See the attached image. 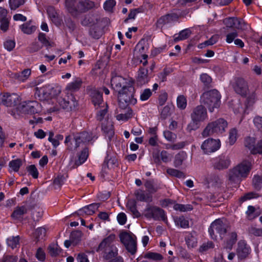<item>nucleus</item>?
I'll list each match as a JSON object with an SVG mask.
<instances>
[{
  "label": "nucleus",
  "instance_id": "nucleus-1",
  "mask_svg": "<svg viewBox=\"0 0 262 262\" xmlns=\"http://www.w3.org/2000/svg\"><path fill=\"white\" fill-rule=\"evenodd\" d=\"M252 167V161L244 160L228 172V179L231 183H238L242 178H246Z\"/></svg>",
  "mask_w": 262,
  "mask_h": 262
},
{
  "label": "nucleus",
  "instance_id": "nucleus-2",
  "mask_svg": "<svg viewBox=\"0 0 262 262\" xmlns=\"http://www.w3.org/2000/svg\"><path fill=\"white\" fill-rule=\"evenodd\" d=\"M228 126L227 122L222 118L218 119L208 124L202 133L204 137L211 135H222Z\"/></svg>",
  "mask_w": 262,
  "mask_h": 262
},
{
  "label": "nucleus",
  "instance_id": "nucleus-3",
  "mask_svg": "<svg viewBox=\"0 0 262 262\" xmlns=\"http://www.w3.org/2000/svg\"><path fill=\"white\" fill-rule=\"evenodd\" d=\"M207 118V112L205 107L202 105L196 106L191 114V121L188 125V129L190 131L197 129Z\"/></svg>",
  "mask_w": 262,
  "mask_h": 262
},
{
  "label": "nucleus",
  "instance_id": "nucleus-4",
  "mask_svg": "<svg viewBox=\"0 0 262 262\" xmlns=\"http://www.w3.org/2000/svg\"><path fill=\"white\" fill-rule=\"evenodd\" d=\"M118 93L120 107L125 108L129 105H135L137 103V99L134 97L135 89L133 84H129L128 87L122 89Z\"/></svg>",
  "mask_w": 262,
  "mask_h": 262
},
{
  "label": "nucleus",
  "instance_id": "nucleus-5",
  "mask_svg": "<svg viewBox=\"0 0 262 262\" xmlns=\"http://www.w3.org/2000/svg\"><path fill=\"white\" fill-rule=\"evenodd\" d=\"M236 93L246 97L249 105L253 104L256 100V95L253 91L249 89L247 82L244 79H238L234 87Z\"/></svg>",
  "mask_w": 262,
  "mask_h": 262
},
{
  "label": "nucleus",
  "instance_id": "nucleus-6",
  "mask_svg": "<svg viewBox=\"0 0 262 262\" xmlns=\"http://www.w3.org/2000/svg\"><path fill=\"white\" fill-rule=\"evenodd\" d=\"M221 97V95L217 90H212L204 93L201 100L202 102L207 105L209 110L212 112L214 108L219 106Z\"/></svg>",
  "mask_w": 262,
  "mask_h": 262
},
{
  "label": "nucleus",
  "instance_id": "nucleus-7",
  "mask_svg": "<svg viewBox=\"0 0 262 262\" xmlns=\"http://www.w3.org/2000/svg\"><path fill=\"white\" fill-rule=\"evenodd\" d=\"M92 101L97 109L100 108L98 111L97 119L101 120L107 112L106 104L103 102L102 94L98 90H94L91 94Z\"/></svg>",
  "mask_w": 262,
  "mask_h": 262
},
{
  "label": "nucleus",
  "instance_id": "nucleus-8",
  "mask_svg": "<svg viewBox=\"0 0 262 262\" xmlns=\"http://www.w3.org/2000/svg\"><path fill=\"white\" fill-rule=\"evenodd\" d=\"M208 231L212 239L216 240L217 239V234L222 238L223 235L226 232L225 225L221 219H216L211 224Z\"/></svg>",
  "mask_w": 262,
  "mask_h": 262
},
{
  "label": "nucleus",
  "instance_id": "nucleus-9",
  "mask_svg": "<svg viewBox=\"0 0 262 262\" xmlns=\"http://www.w3.org/2000/svg\"><path fill=\"white\" fill-rule=\"evenodd\" d=\"M121 242L125 246L126 250L132 254L136 253L137 250V243L136 237L134 235L126 232L122 233L120 235Z\"/></svg>",
  "mask_w": 262,
  "mask_h": 262
},
{
  "label": "nucleus",
  "instance_id": "nucleus-10",
  "mask_svg": "<svg viewBox=\"0 0 262 262\" xmlns=\"http://www.w3.org/2000/svg\"><path fill=\"white\" fill-rule=\"evenodd\" d=\"M75 5L76 2H74L73 0H66V6L68 11L71 13H74L75 11H84L92 8L94 6V3L89 0L79 2L77 9L74 7Z\"/></svg>",
  "mask_w": 262,
  "mask_h": 262
},
{
  "label": "nucleus",
  "instance_id": "nucleus-11",
  "mask_svg": "<svg viewBox=\"0 0 262 262\" xmlns=\"http://www.w3.org/2000/svg\"><path fill=\"white\" fill-rule=\"evenodd\" d=\"M221 143L219 139L212 138L205 140L201 145V148L206 154H210L220 149Z\"/></svg>",
  "mask_w": 262,
  "mask_h": 262
},
{
  "label": "nucleus",
  "instance_id": "nucleus-12",
  "mask_svg": "<svg viewBox=\"0 0 262 262\" xmlns=\"http://www.w3.org/2000/svg\"><path fill=\"white\" fill-rule=\"evenodd\" d=\"M19 112L21 113L35 114L41 111V105L35 101L25 102L19 106Z\"/></svg>",
  "mask_w": 262,
  "mask_h": 262
},
{
  "label": "nucleus",
  "instance_id": "nucleus-13",
  "mask_svg": "<svg viewBox=\"0 0 262 262\" xmlns=\"http://www.w3.org/2000/svg\"><path fill=\"white\" fill-rule=\"evenodd\" d=\"M144 215L148 219L155 220H161L166 221V216L164 211L159 208L152 207L146 208L144 212Z\"/></svg>",
  "mask_w": 262,
  "mask_h": 262
},
{
  "label": "nucleus",
  "instance_id": "nucleus-14",
  "mask_svg": "<svg viewBox=\"0 0 262 262\" xmlns=\"http://www.w3.org/2000/svg\"><path fill=\"white\" fill-rule=\"evenodd\" d=\"M129 84H133V83L130 81L120 76H114L111 80L112 86L118 92L122 89L128 87Z\"/></svg>",
  "mask_w": 262,
  "mask_h": 262
},
{
  "label": "nucleus",
  "instance_id": "nucleus-15",
  "mask_svg": "<svg viewBox=\"0 0 262 262\" xmlns=\"http://www.w3.org/2000/svg\"><path fill=\"white\" fill-rule=\"evenodd\" d=\"M230 164L231 160L230 158L226 155H221L212 160L213 167L219 170L227 168Z\"/></svg>",
  "mask_w": 262,
  "mask_h": 262
},
{
  "label": "nucleus",
  "instance_id": "nucleus-16",
  "mask_svg": "<svg viewBox=\"0 0 262 262\" xmlns=\"http://www.w3.org/2000/svg\"><path fill=\"white\" fill-rule=\"evenodd\" d=\"M245 145L253 154L262 152V140L260 143H256L254 137H249L246 138Z\"/></svg>",
  "mask_w": 262,
  "mask_h": 262
},
{
  "label": "nucleus",
  "instance_id": "nucleus-17",
  "mask_svg": "<svg viewBox=\"0 0 262 262\" xmlns=\"http://www.w3.org/2000/svg\"><path fill=\"white\" fill-rule=\"evenodd\" d=\"M19 101V97L15 94L4 93L0 94V104L6 106H14Z\"/></svg>",
  "mask_w": 262,
  "mask_h": 262
},
{
  "label": "nucleus",
  "instance_id": "nucleus-18",
  "mask_svg": "<svg viewBox=\"0 0 262 262\" xmlns=\"http://www.w3.org/2000/svg\"><path fill=\"white\" fill-rule=\"evenodd\" d=\"M93 137L92 135L88 132H84L74 137L75 145L74 146L69 145L71 149H76L81 143H86L92 140Z\"/></svg>",
  "mask_w": 262,
  "mask_h": 262
},
{
  "label": "nucleus",
  "instance_id": "nucleus-19",
  "mask_svg": "<svg viewBox=\"0 0 262 262\" xmlns=\"http://www.w3.org/2000/svg\"><path fill=\"white\" fill-rule=\"evenodd\" d=\"M49 86H43L42 87L35 88V96L41 101H45L50 98Z\"/></svg>",
  "mask_w": 262,
  "mask_h": 262
},
{
  "label": "nucleus",
  "instance_id": "nucleus-20",
  "mask_svg": "<svg viewBox=\"0 0 262 262\" xmlns=\"http://www.w3.org/2000/svg\"><path fill=\"white\" fill-rule=\"evenodd\" d=\"M100 206L99 204L93 203L86 206L78 210V214L80 216L90 215L95 212Z\"/></svg>",
  "mask_w": 262,
  "mask_h": 262
},
{
  "label": "nucleus",
  "instance_id": "nucleus-21",
  "mask_svg": "<svg viewBox=\"0 0 262 262\" xmlns=\"http://www.w3.org/2000/svg\"><path fill=\"white\" fill-rule=\"evenodd\" d=\"M250 252V248L245 241H239L238 243L237 254L241 258L246 257Z\"/></svg>",
  "mask_w": 262,
  "mask_h": 262
},
{
  "label": "nucleus",
  "instance_id": "nucleus-22",
  "mask_svg": "<svg viewBox=\"0 0 262 262\" xmlns=\"http://www.w3.org/2000/svg\"><path fill=\"white\" fill-rule=\"evenodd\" d=\"M105 253V257L107 259H110L112 260V262H123V259L122 258L119 257L117 258V259H113L115 258L118 254V250L116 247L111 246L110 248L108 249V250L104 251Z\"/></svg>",
  "mask_w": 262,
  "mask_h": 262
},
{
  "label": "nucleus",
  "instance_id": "nucleus-23",
  "mask_svg": "<svg viewBox=\"0 0 262 262\" xmlns=\"http://www.w3.org/2000/svg\"><path fill=\"white\" fill-rule=\"evenodd\" d=\"M102 130L105 136L110 141L114 135V128L112 122L111 121H107L105 123H103Z\"/></svg>",
  "mask_w": 262,
  "mask_h": 262
},
{
  "label": "nucleus",
  "instance_id": "nucleus-24",
  "mask_svg": "<svg viewBox=\"0 0 262 262\" xmlns=\"http://www.w3.org/2000/svg\"><path fill=\"white\" fill-rule=\"evenodd\" d=\"M122 108L125 110V112L117 115L116 118L117 120L125 122L134 116L133 111L129 107L126 106L125 108Z\"/></svg>",
  "mask_w": 262,
  "mask_h": 262
},
{
  "label": "nucleus",
  "instance_id": "nucleus-25",
  "mask_svg": "<svg viewBox=\"0 0 262 262\" xmlns=\"http://www.w3.org/2000/svg\"><path fill=\"white\" fill-rule=\"evenodd\" d=\"M115 238V235L113 234H112L104 238L98 247V250L105 251L108 250V249L111 246H113L112 244V242L114 241Z\"/></svg>",
  "mask_w": 262,
  "mask_h": 262
},
{
  "label": "nucleus",
  "instance_id": "nucleus-26",
  "mask_svg": "<svg viewBox=\"0 0 262 262\" xmlns=\"http://www.w3.org/2000/svg\"><path fill=\"white\" fill-rule=\"evenodd\" d=\"M47 11L51 21L56 25H59L61 23V20L55 9L53 7L50 6L47 8Z\"/></svg>",
  "mask_w": 262,
  "mask_h": 262
},
{
  "label": "nucleus",
  "instance_id": "nucleus-27",
  "mask_svg": "<svg viewBox=\"0 0 262 262\" xmlns=\"http://www.w3.org/2000/svg\"><path fill=\"white\" fill-rule=\"evenodd\" d=\"M224 24L229 28L241 29V21L236 18H228L224 20Z\"/></svg>",
  "mask_w": 262,
  "mask_h": 262
},
{
  "label": "nucleus",
  "instance_id": "nucleus-28",
  "mask_svg": "<svg viewBox=\"0 0 262 262\" xmlns=\"http://www.w3.org/2000/svg\"><path fill=\"white\" fill-rule=\"evenodd\" d=\"M28 211V207L26 206H22L16 207L11 215L12 217L15 220H19L22 218L24 214Z\"/></svg>",
  "mask_w": 262,
  "mask_h": 262
},
{
  "label": "nucleus",
  "instance_id": "nucleus-29",
  "mask_svg": "<svg viewBox=\"0 0 262 262\" xmlns=\"http://www.w3.org/2000/svg\"><path fill=\"white\" fill-rule=\"evenodd\" d=\"M148 71L145 69H141L138 74L137 81L140 84H143L147 83L149 80L148 76Z\"/></svg>",
  "mask_w": 262,
  "mask_h": 262
},
{
  "label": "nucleus",
  "instance_id": "nucleus-30",
  "mask_svg": "<svg viewBox=\"0 0 262 262\" xmlns=\"http://www.w3.org/2000/svg\"><path fill=\"white\" fill-rule=\"evenodd\" d=\"M177 19L176 14H168L160 17L158 20V23L160 25H164L175 21Z\"/></svg>",
  "mask_w": 262,
  "mask_h": 262
},
{
  "label": "nucleus",
  "instance_id": "nucleus-31",
  "mask_svg": "<svg viewBox=\"0 0 262 262\" xmlns=\"http://www.w3.org/2000/svg\"><path fill=\"white\" fill-rule=\"evenodd\" d=\"M82 83V81L79 78H75L72 82L69 83L66 86V89L71 91L78 90Z\"/></svg>",
  "mask_w": 262,
  "mask_h": 262
},
{
  "label": "nucleus",
  "instance_id": "nucleus-32",
  "mask_svg": "<svg viewBox=\"0 0 262 262\" xmlns=\"http://www.w3.org/2000/svg\"><path fill=\"white\" fill-rule=\"evenodd\" d=\"M187 154L184 151H181L175 156L173 164L176 167L181 166L183 161L187 158Z\"/></svg>",
  "mask_w": 262,
  "mask_h": 262
},
{
  "label": "nucleus",
  "instance_id": "nucleus-33",
  "mask_svg": "<svg viewBox=\"0 0 262 262\" xmlns=\"http://www.w3.org/2000/svg\"><path fill=\"white\" fill-rule=\"evenodd\" d=\"M191 31L188 29L181 31L179 34H176L174 36V40L175 41L182 40L187 39L190 35Z\"/></svg>",
  "mask_w": 262,
  "mask_h": 262
},
{
  "label": "nucleus",
  "instance_id": "nucleus-34",
  "mask_svg": "<svg viewBox=\"0 0 262 262\" xmlns=\"http://www.w3.org/2000/svg\"><path fill=\"white\" fill-rule=\"evenodd\" d=\"M260 214L259 211L256 209L253 206H249L246 211L247 217L249 220H253L258 216Z\"/></svg>",
  "mask_w": 262,
  "mask_h": 262
},
{
  "label": "nucleus",
  "instance_id": "nucleus-35",
  "mask_svg": "<svg viewBox=\"0 0 262 262\" xmlns=\"http://www.w3.org/2000/svg\"><path fill=\"white\" fill-rule=\"evenodd\" d=\"M21 165V161L20 159L12 160L9 162V171L17 172L18 171L20 166Z\"/></svg>",
  "mask_w": 262,
  "mask_h": 262
},
{
  "label": "nucleus",
  "instance_id": "nucleus-36",
  "mask_svg": "<svg viewBox=\"0 0 262 262\" xmlns=\"http://www.w3.org/2000/svg\"><path fill=\"white\" fill-rule=\"evenodd\" d=\"M227 239L228 241L226 245L225 246V248L228 249H231L233 245L236 241V234L235 232H232L229 234H228Z\"/></svg>",
  "mask_w": 262,
  "mask_h": 262
},
{
  "label": "nucleus",
  "instance_id": "nucleus-37",
  "mask_svg": "<svg viewBox=\"0 0 262 262\" xmlns=\"http://www.w3.org/2000/svg\"><path fill=\"white\" fill-rule=\"evenodd\" d=\"M20 29L21 31L25 34H31L34 32L36 30L35 26L29 24L25 23L20 26Z\"/></svg>",
  "mask_w": 262,
  "mask_h": 262
},
{
  "label": "nucleus",
  "instance_id": "nucleus-38",
  "mask_svg": "<svg viewBox=\"0 0 262 262\" xmlns=\"http://www.w3.org/2000/svg\"><path fill=\"white\" fill-rule=\"evenodd\" d=\"M218 38L217 35H213L209 40L200 43L198 47L200 49H203L206 46L213 45L217 41Z\"/></svg>",
  "mask_w": 262,
  "mask_h": 262
},
{
  "label": "nucleus",
  "instance_id": "nucleus-39",
  "mask_svg": "<svg viewBox=\"0 0 262 262\" xmlns=\"http://www.w3.org/2000/svg\"><path fill=\"white\" fill-rule=\"evenodd\" d=\"M19 237L18 236H11L7 238V243L9 247L14 249L19 245Z\"/></svg>",
  "mask_w": 262,
  "mask_h": 262
},
{
  "label": "nucleus",
  "instance_id": "nucleus-40",
  "mask_svg": "<svg viewBox=\"0 0 262 262\" xmlns=\"http://www.w3.org/2000/svg\"><path fill=\"white\" fill-rule=\"evenodd\" d=\"M166 171H167V173L171 176L175 177H177L178 178H183V179L185 178L184 173L183 172H182L179 170L171 168H167Z\"/></svg>",
  "mask_w": 262,
  "mask_h": 262
},
{
  "label": "nucleus",
  "instance_id": "nucleus-41",
  "mask_svg": "<svg viewBox=\"0 0 262 262\" xmlns=\"http://www.w3.org/2000/svg\"><path fill=\"white\" fill-rule=\"evenodd\" d=\"M61 105L62 107L64 108H69L70 109L72 110L77 106L78 103L76 101L75 98L72 96L70 101H68L67 102L64 101L63 104Z\"/></svg>",
  "mask_w": 262,
  "mask_h": 262
},
{
  "label": "nucleus",
  "instance_id": "nucleus-42",
  "mask_svg": "<svg viewBox=\"0 0 262 262\" xmlns=\"http://www.w3.org/2000/svg\"><path fill=\"white\" fill-rule=\"evenodd\" d=\"M237 138V131L235 128L231 129L229 133L228 142L230 145L234 144Z\"/></svg>",
  "mask_w": 262,
  "mask_h": 262
},
{
  "label": "nucleus",
  "instance_id": "nucleus-43",
  "mask_svg": "<svg viewBox=\"0 0 262 262\" xmlns=\"http://www.w3.org/2000/svg\"><path fill=\"white\" fill-rule=\"evenodd\" d=\"M116 4L115 0H107L103 4L104 9L107 12H112Z\"/></svg>",
  "mask_w": 262,
  "mask_h": 262
},
{
  "label": "nucleus",
  "instance_id": "nucleus-44",
  "mask_svg": "<svg viewBox=\"0 0 262 262\" xmlns=\"http://www.w3.org/2000/svg\"><path fill=\"white\" fill-rule=\"evenodd\" d=\"M174 222L177 226L182 228H187L189 226L188 221L183 216H180L174 219Z\"/></svg>",
  "mask_w": 262,
  "mask_h": 262
},
{
  "label": "nucleus",
  "instance_id": "nucleus-45",
  "mask_svg": "<svg viewBox=\"0 0 262 262\" xmlns=\"http://www.w3.org/2000/svg\"><path fill=\"white\" fill-rule=\"evenodd\" d=\"M88 157V152L86 149H84L79 156L78 160L76 162V165L79 166L85 162Z\"/></svg>",
  "mask_w": 262,
  "mask_h": 262
},
{
  "label": "nucleus",
  "instance_id": "nucleus-46",
  "mask_svg": "<svg viewBox=\"0 0 262 262\" xmlns=\"http://www.w3.org/2000/svg\"><path fill=\"white\" fill-rule=\"evenodd\" d=\"M49 252L52 256H55L60 253L61 250L57 244H52L49 247Z\"/></svg>",
  "mask_w": 262,
  "mask_h": 262
},
{
  "label": "nucleus",
  "instance_id": "nucleus-47",
  "mask_svg": "<svg viewBox=\"0 0 262 262\" xmlns=\"http://www.w3.org/2000/svg\"><path fill=\"white\" fill-rule=\"evenodd\" d=\"M127 207L136 217L139 216L140 213L136 209L135 202L134 201L129 200L127 203Z\"/></svg>",
  "mask_w": 262,
  "mask_h": 262
},
{
  "label": "nucleus",
  "instance_id": "nucleus-48",
  "mask_svg": "<svg viewBox=\"0 0 262 262\" xmlns=\"http://www.w3.org/2000/svg\"><path fill=\"white\" fill-rule=\"evenodd\" d=\"M25 0H9V5L11 10H14L23 5Z\"/></svg>",
  "mask_w": 262,
  "mask_h": 262
},
{
  "label": "nucleus",
  "instance_id": "nucleus-49",
  "mask_svg": "<svg viewBox=\"0 0 262 262\" xmlns=\"http://www.w3.org/2000/svg\"><path fill=\"white\" fill-rule=\"evenodd\" d=\"M47 231L45 228L40 227L36 229L35 236L38 239H43L46 235Z\"/></svg>",
  "mask_w": 262,
  "mask_h": 262
},
{
  "label": "nucleus",
  "instance_id": "nucleus-50",
  "mask_svg": "<svg viewBox=\"0 0 262 262\" xmlns=\"http://www.w3.org/2000/svg\"><path fill=\"white\" fill-rule=\"evenodd\" d=\"M27 170L32 177L36 179L38 177V171L34 165H30L27 167Z\"/></svg>",
  "mask_w": 262,
  "mask_h": 262
},
{
  "label": "nucleus",
  "instance_id": "nucleus-51",
  "mask_svg": "<svg viewBox=\"0 0 262 262\" xmlns=\"http://www.w3.org/2000/svg\"><path fill=\"white\" fill-rule=\"evenodd\" d=\"M144 257L154 260H160L162 259L161 254L157 253L148 252L145 254Z\"/></svg>",
  "mask_w": 262,
  "mask_h": 262
},
{
  "label": "nucleus",
  "instance_id": "nucleus-52",
  "mask_svg": "<svg viewBox=\"0 0 262 262\" xmlns=\"http://www.w3.org/2000/svg\"><path fill=\"white\" fill-rule=\"evenodd\" d=\"M177 106L181 109H184L187 105V101L184 96L180 95L178 97L177 100Z\"/></svg>",
  "mask_w": 262,
  "mask_h": 262
},
{
  "label": "nucleus",
  "instance_id": "nucleus-53",
  "mask_svg": "<svg viewBox=\"0 0 262 262\" xmlns=\"http://www.w3.org/2000/svg\"><path fill=\"white\" fill-rule=\"evenodd\" d=\"M137 198L138 200L145 202H150L151 201V195H148L145 198V194L142 191H138L136 193Z\"/></svg>",
  "mask_w": 262,
  "mask_h": 262
},
{
  "label": "nucleus",
  "instance_id": "nucleus-54",
  "mask_svg": "<svg viewBox=\"0 0 262 262\" xmlns=\"http://www.w3.org/2000/svg\"><path fill=\"white\" fill-rule=\"evenodd\" d=\"M173 209L176 210H179L181 211H186L191 210L192 207L190 205H182L179 204H174L173 205Z\"/></svg>",
  "mask_w": 262,
  "mask_h": 262
},
{
  "label": "nucleus",
  "instance_id": "nucleus-55",
  "mask_svg": "<svg viewBox=\"0 0 262 262\" xmlns=\"http://www.w3.org/2000/svg\"><path fill=\"white\" fill-rule=\"evenodd\" d=\"M151 94V91L149 89H145L141 92L140 99L142 101H146L149 99Z\"/></svg>",
  "mask_w": 262,
  "mask_h": 262
},
{
  "label": "nucleus",
  "instance_id": "nucleus-56",
  "mask_svg": "<svg viewBox=\"0 0 262 262\" xmlns=\"http://www.w3.org/2000/svg\"><path fill=\"white\" fill-rule=\"evenodd\" d=\"M197 239L192 235L188 236L186 238V243L189 248H194L197 245Z\"/></svg>",
  "mask_w": 262,
  "mask_h": 262
},
{
  "label": "nucleus",
  "instance_id": "nucleus-57",
  "mask_svg": "<svg viewBox=\"0 0 262 262\" xmlns=\"http://www.w3.org/2000/svg\"><path fill=\"white\" fill-rule=\"evenodd\" d=\"M163 136L165 139L169 142H173L176 139V135L169 130L163 132Z\"/></svg>",
  "mask_w": 262,
  "mask_h": 262
},
{
  "label": "nucleus",
  "instance_id": "nucleus-58",
  "mask_svg": "<svg viewBox=\"0 0 262 262\" xmlns=\"http://www.w3.org/2000/svg\"><path fill=\"white\" fill-rule=\"evenodd\" d=\"M31 71L29 69H26L21 72L18 77L20 81L24 82L26 81L30 76Z\"/></svg>",
  "mask_w": 262,
  "mask_h": 262
},
{
  "label": "nucleus",
  "instance_id": "nucleus-59",
  "mask_svg": "<svg viewBox=\"0 0 262 262\" xmlns=\"http://www.w3.org/2000/svg\"><path fill=\"white\" fill-rule=\"evenodd\" d=\"M258 196L259 195L256 193L250 192L245 194L243 196L241 197L240 201L241 202H244L249 200L257 198Z\"/></svg>",
  "mask_w": 262,
  "mask_h": 262
},
{
  "label": "nucleus",
  "instance_id": "nucleus-60",
  "mask_svg": "<svg viewBox=\"0 0 262 262\" xmlns=\"http://www.w3.org/2000/svg\"><path fill=\"white\" fill-rule=\"evenodd\" d=\"M253 183L255 187L257 189L262 188V177L254 176L253 179Z\"/></svg>",
  "mask_w": 262,
  "mask_h": 262
},
{
  "label": "nucleus",
  "instance_id": "nucleus-61",
  "mask_svg": "<svg viewBox=\"0 0 262 262\" xmlns=\"http://www.w3.org/2000/svg\"><path fill=\"white\" fill-rule=\"evenodd\" d=\"M160 156L162 160L164 162H168L170 161L172 158V156L165 150H163L161 151Z\"/></svg>",
  "mask_w": 262,
  "mask_h": 262
},
{
  "label": "nucleus",
  "instance_id": "nucleus-62",
  "mask_svg": "<svg viewBox=\"0 0 262 262\" xmlns=\"http://www.w3.org/2000/svg\"><path fill=\"white\" fill-rule=\"evenodd\" d=\"M15 42L12 40H8L4 42V47L8 51H11L15 47Z\"/></svg>",
  "mask_w": 262,
  "mask_h": 262
},
{
  "label": "nucleus",
  "instance_id": "nucleus-63",
  "mask_svg": "<svg viewBox=\"0 0 262 262\" xmlns=\"http://www.w3.org/2000/svg\"><path fill=\"white\" fill-rule=\"evenodd\" d=\"M17 261V257L12 255H5L3 257V259L0 260V262H16Z\"/></svg>",
  "mask_w": 262,
  "mask_h": 262
},
{
  "label": "nucleus",
  "instance_id": "nucleus-64",
  "mask_svg": "<svg viewBox=\"0 0 262 262\" xmlns=\"http://www.w3.org/2000/svg\"><path fill=\"white\" fill-rule=\"evenodd\" d=\"M253 122L256 127L262 132V117H256L253 120Z\"/></svg>",
  "mask_w": 262,
  "mask_h": 262
}]
</instances>
